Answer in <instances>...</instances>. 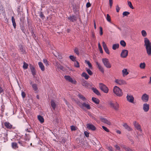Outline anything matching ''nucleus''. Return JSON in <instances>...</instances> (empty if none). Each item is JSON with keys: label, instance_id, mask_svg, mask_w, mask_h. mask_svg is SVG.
Wrapping results in <instances>:
<instances>
[{"label": "nucleus", "instance_id": "nucleus-59", "mask_svg": "<svg viewBox=\"0 0 151 151\" xmlns=\"http://www.w3.org/2000/svg\"><path fill=\"white\" fill-rule=\"evenodd\" d=\"M21 95L23 98H24L25 97L26 95L25 93L24 92L22 91L21 93Z\"/></svg>", "mask_w": 151, "mask_h": 151}, {"label": "nucleus", "instance_id": "nucleus-57", "mask_svg": "<svg viewBox=\"0 0 151 151\" xmlns=\"http://www.w3.org/2000/svg\"><path fill=\"white\" fill-rule=\"evenodd\" d=\"M102 128L106 132H109V130L108 129L107 127H105L104 126H102Z\"/></svg>", "mask_w": 151, "mask_h": 151}, {"label": "nucleus", "instance_id": "nucleus-24", "mask_svg": "<svg viewBox=\"0 0 151 151\" xmlns=\"http://www.w3.org/2000/svg\"><path fill=\"white\" fill-rule=\"evenodd\" d=\"M38 65L41 70L44 71L45 70V67L43 63L41 62L38 63Z\"/></svg>", "mask_w": 151, "mask_h": 151}, {"label": "nucleus", "instance_id": "nucleus-33", "mask_svg": "<svg viewBox=\"0 0 151 151\" xmlns=\"http://www.w3.org/2000/svg\"><path fill=\"white\" fill-rule=\"evenodd\" d=\"M78 96L81 99L83 100V101H85L86 100V99L85 98L83 95L81 94H79L78 95Z\"/></svg>", "mask_w": 151, "mask_h": 151}, {"label": "nucleus", "instance_id": "nucleus-38", "mask_svg": "<svg viewBox=\"0 0 151 151\" xmlns=\"http://www.w3.org/2000/svg\"><path fill=\"white\" fill-rule=\"evenodd\" d=\"M145 63H141L139 65V67L141 69H144L145 67Z\"/></svg>", "mask_w": 151, "mask_h": 151}, {"label": "nucleus", "instance_id": "nucleus-12", "mask_svg": "<svg viewBox=\"0 0 151 151\" xmlns=\"http://www.w3.org/2000/svg\"><path fill=\"white\" fill-rule=\"evenodd\" d=\"M64 78L66 80L71 82V83H73L74 84H76V81H74L72 78L69 76H64Z\"/></svg>", "mask_w": 151, "mask_h": 151}, {"label": "nucleus", "instance_id": "nucleus-32", "mask_svg": "<svg viewBox=\"0 0 151 151\" xmlns=\"http://www.w3.org/2000/svg\"><path fill=\"white\" fill-rule=\"evenodd\" d=\"M37 117L38 119L41 123L44 122V119L42 116L39 115Z\"/></svg>", "mask_w": 151, "mask_h": 151}, {"label": "nucleus", "instance_id": "nucleus-63", "mask_svg": "<svg viewBox=\"0 0 151 151\" xmlns=\"http://www.w3.org/2000/svg\"><path fill=\"white\" fill-rule=\"evenodd\" d=\"M120 8L119 6L118 5H117L116 6V12H119V11L120 10Z\"/></svg>", "mask_w": 151, "mask_h": 151}, {"label": "nucleus", "instance_id": "nucleus-9", "mask_svg": "<svg viewBox=\"0 0 151 151\" xmlns=\"http://www.w3.org/2000/svg\"><path fill=\"white\" fill-rule=\"evenodd\" d=\"M115 82L119 85L126 84V81L123 80L116 79L115 81Z\"/></svg>", "mask_w": 151, "mask_h": 151}, {"label": "nucleus", "instance_id": "nucleus-61", "mask_svg": "<svg viewBox=\"0 0 151 151\" xmlns=\"http://www.w3.org/2000/svg\"><path fill=\"white\" fill-rule=\"evenodd\" d=\"M4 90L2 88V87H1V86H0V94H1L2 93L3 94H4Z\"/></svg>", "mask_w": 151, "mask_h": 151}, {"label": "nucleus", "instance_id": "nucleus-34", "mask_svg": "<svg viewBox=\"0 0 151 151\" xmlns=\"http://www.w3.org/2000/svg\"><path fill=\"white\" fill-rule=\"evenodd\" d=\"M122 72L123 76H126L129 74V73L127 72V69H124L122 70Z\"/></svg>", "mask_w": 151, "mask_h": 151}, {"label": "nucleus", "instance_id": "nucleus-14", "mask_svg": "<svg viewBox=\"0 0 151 151\" xmlns=\"http://www.w3.org/2000/svg\"><path fill=\"white\" fill-rule=\"evenodd\" d=\"M68 19L70 21L73 22H75L77 20V17L76 16L73 15H72V16L68 17Z\"/></svg>", "mask_w": 151, "mask_h": 151}, {"label": "nucleus", "instance_id": "nucleus-1", "mask_svg": "<svg viewBox=\"0 0 151 151\" xmlns=\"http://www.w3.org/2000/svg\"><path fill=\"white\" fill-rule=\"evenodd\" d=\"M144 46L145 47L146 52L149 56L151 55V42L147 38H144Z\"/></svg>", "mask_w": 151, "mask_h": 151}, {"label": "nucleus", "instance_id": "nucleus-2", "mask_svg": "<svg viewBox=\"0 0 151 151\" xmlns=\"http://www.w3.org/2000/svg\"><path fill=\"white\" fill-rule=\"evenodd\" d=\"M114 93L118 96H121L123 95L122 90L116 86H115L113 89Z\"/></svg>", "mask_w": 151, "mask_h": 151}, {"label": "nucleus", "instance_id": "nucleus-13", "mask_svg": "<svg viewBox=\"0 0 151 151\" xmlns=\"http://www.w3.org/2000/svg\"><path fill=\"white\" fill-rule=\"evenodd\" d=\"M100 119L102 122H103L109 125H110L111 124V123L109 121L107 120L105 118H103L101 116L100 117Z\"/></svg>", "mask_w": 151, "mask_h": 151}, {"label": "nucleus", "instance_id": "nucleus-17", "mask_svg": "<svg viewBox=\"0 0 151 151\" xmlns=\"http://www.w3.org/2000/svg\"><path fill=\"white\" fill-rule=\"evenodd\" d=\"M133 124L134 127L137 130L142 131L141 126L136 121H135L133 122Z\"/></svg>", "mask_w": 151, "mask_h": 151}, {"label": "nucleus", "instance_id": "nucleus-8", "mask_svg": "<svg viewBox=\"0 0 151 151\" xmlns=\"http://www.w3.org/2000/svg\"><path fill=\"white\" fill-rule=\"evenodd\" d=\"M149 97L148 95L146 93L144 94L141 97V99L142 101L145 102H147L149 100Z\"/></svg>", "mask_w": 151, "mask_h": 151}, {"label": "nucleus", "instance_id": "nucleus-56", "mask_svg": "<svg viewBox=\"0 0 151 151\" xmlns=\"http://www.w3.org/2000/svg\"><path fill=\"white\" fill-rule=\"evenodd\" d=\"M57 68H59L62 70H63L64 68V67L63 66L60 65H58Z\"/></svg>", "mask_w": 151, "mask_h": 151}, {"label": "nucleus", "instance_id": "nucleus-3", "mask_svg": "<svg viewBox=\"0 0 151 151\" xmlns=\"http://www.w3.org/2000/svg\"><path fill=\"white\" fill-rule=\"evenodd\" d=\"M109 104L111 108L116 111L118 110L119 106V104L117 102L113 103L112 101H110L109 102Z\"/></svg>", "mask_w": 151, "mask_h": 151}, {"label": "nucleus", "instance_id": "nucleus-44", "mask_svg": "<svg viewBox=\"0 0 151 151\" xmlns=\"http://www.w3.org/2000/svg\"><path fill=\"white\" fill-rule=\"evenodd\" d=\"M129 7L132 9H134V7L133 6L132 4L130 1H127Z\"/></svg>", "mask_w": 151, "mask_h": 151}, {"label": "nucleus", "instance_id": "nucleus-16", "mask_svg": "<svg viewBox=\"0 0 151 151\" xmlns=\"http://www.w3.org/2000/svg\"><path fill=\"white\" fill-rule=\"evenodd\" d=\"M81 105L82 106H81V107L82 109H84V107L88 109H89L91 108L90 105L85 102L82 103Z\"/></svg>", "mask_w": 151, "mask_h": 151}, {"label": "nucleus", "instance_id": "nucleus-37", "mask_svg": "<svg viewBox=\"0 0 151 151\" xmlns=\"http://www.w3.org/2000/svg\"><path fill=\"white\" fill-rule=\"evenodd\" d=\"M69 58L73 62H75L76 61V57H75L73 55H70L69 56Z\"/></svg>", "mask_w": 151, "mask_h": 151}, {"label": "nucleus", "instance_id": "nucleus-31", "mask_svg": "<svg viewBox=\"0 0 151 151\" xmlns=\"http://www.w3.org/2000/svg\"><path fill=\"white\" fill-rule=\"evenodd\" d=\"M50 103L51 106L52 107V109L54 110H55L56 107V104L54 102L53 100H52L51 101Z\"/></svg>", "mask_w": 151, "mask_h": 151}, {"label": "nucleus", "instance_id": "nucleus-4", "mask_svg": "<svg viewBox=\"0 0 151 151\" xmlns=\"http://www.w3.org/2000/svg\"><path fill=\"white\" fill-rule=\"evenodd\" d=\"M99 87L101 90L104 92L106 93H108L109 89L105 85L102 83H100L99 84Z\"/></svg>", "mask_w": 151, "mask_h": 151}, {"label": "nucleus", "instance_id": "nucleus-40", "mask_svg": "<svg viewBox=\"0 0 151 151\" xmlns=\"http://www.w3.org/2000/svg\"><path fill=\"white\" fill-rule=\"evenodd\" d=\"M85 63L88 65V67L90 68L91 69L92 68V65L89 61L86 60H85Z\"/></svg>", "mask_w": 151, "mask_h": 151}, {"label": "nucleus", "instance_id": "nucleus-36", "mask_svg": "<svg viewBox=\"0 0 151 151\" xmlns=\"http://www.w3.org/2000/svg\"><path fill=\"white\" fill-rule=\"evenodd\" d=\"M86 70L89 75L91 76L93 75V72L90 69H89L87 68H86Z\"/></svg>", "mask_w": 151, "mask_h": 151}, {"label": "nucleus", "instance_id": "nucleus-30", "mask_svg": "<svg viewBox=\"0 0 151 151\" xmlns=\"http://www.w3.org/2000/svg\"><path fill=\"white\" fill-rule=\"evenodd\" d=\"M12 23L13 24V25L14 29H16V24L15 21V19L14 18V17H12Z\"/></svg>", "mask_w": 151, "mask_h": 151}, {"label": "nucleus", "instance_id": "nucleus-42", "mask_svg": "<svg viewBox=\"0 0 151 151\" xmlns=\"http://www.w3.org/2000/svg\"><path fill=\"white\" fill-rule=\"evenodd\" d=\"M74 52L77 55H78L79 54V52L78 49L77 47H76L74 50Z\"/></svg>", "mask_w": 151, "mask_h": 151}, {"label": "nucleus", "instance_id": "nucleus-10", "mask_svg": "<svg viewBox=\"0 0 151 151\" xmlns=\"http://www.w3.org/2000/svg\"><path fill=\"white\" fill-rule=\"evenodd\" d=\"M128 54V51L126 50H122L121 55V57L123 58H126Z\"/></svg>", "mask_w": 151, "mask_h": 151}, {"label": "nucleus", "instance_id": "nucleus-54", "mask_svg": "<svg viewBox=\"0 0 151 151\" xmlns=\"http://www.w3.org/2000/svg\"><path fill=\"white\" fill-rule=\"evenodd\" d=\"M129 12H124L123 13V15L124 16H127V15L129 14Z\"/></svg>", "mask_w": 151, "mask_h": 151}, {"label": "nucleus", "instance_id": "nucleus-50", "mask_svg": "<svg viewBox=\"0 0 151 151\" xmlns=\"http://www.w3.org/2000/svg\"><path fill=\"white\" fill-rule=\"evenodd\" d=\"M30 137L29 135H27L26 134V136L24 138V139L26 141H29L30 139Z\"/></svg>", "mask_w": 151, "mask_h": 151}, {"label": "nucleus", "instance_id": "nucleus-35", "mask_svg": "<svg viewBox=\"0 0 151 151\" xmlns=\"http://www.w3.org/2000/svg\"><path fill=\"white\" fill-rule=\"evenodd\" d=\"M119 44H114L112 46V49L114 50H116L119 47Z\"/></svg>", "mask_w": 151, "mask_h": 151}, {"label": "nucleus", "instance_id": "nucleus-22", "mask_svg": "<svg viewBox=\"0 0 151 151\" xmlns=\"http://www.w3.org/2000/svg\"><path fill=\"white\" fill-rule=\"evenodd\" d=\"M123 127L129 131L132 130V129L126 123H124L123 124Z\"/></svg>", "mask_w": 151, "mask_h": 151}, {"label": "nucleus", "instance_id": "nucleus-18", "mask_svg": "<svg viewBox=\"0 0 151 151\" xmlns=\"http://www.w3.org/2000/svg\"><path fill=\"white\" fill-rule=\"evenodd\" d=\"M143 109L145 112L148 111L149 109V105L147 103L144 104L143 105Z\"/></svg>", "mask_w": 151, "mask_h": 151}, {"label": "nucleus", "instance_id": "nucleus-23", "mask_svg": "<svg viewBox=\"0 0 151 151\" xmlns=\"http://www.w3.org/2000/svg\"><path fill=\"white\" fill-rule=\"evenodd\" d=\"M5 127L8 129H11L12 128V125L9 122H6L4 123Z\"/></svg>", "mask_w": 151, "mask_h": 151}, {"label": "nucleus", "instance_id": "nucleus-55", "mask_svg": "<svg viewBox=\"0 0 151 151\" xmlns=\"http://www.w3.org/2000/svg\"><path fill=\"white\" fill-rule=\"evenodd\" d=\"M40 17L42 19H43L45 18V17L42 12H40Z\"/></svg>", "mask_w": 151, "mask_h": 151}, {"label": "nucleus", "instance_id": "nucleus-7", "mask_svg": "<svg viewBox=\"0 0 151 151\" xmlns=\"http://www.w3.org/2000/svg\"><path fill=\"white\" fill-rule=\"evenodd\" d=\"M127 101L129 102L132 103H134V98L132 95H129L127 94L126 97Z\"/></svg>", "mask_w": 151, "mask_h": 151}, {"label": "nucleus", "instance_id": "nucleus-58", "mask_svg": "<svg viewBox=\"0 0 151 151\" xmlns=\"http://www.w3.org/2000/svg\"><path fill=\"white\" fill-rule=\"evenodd\" d=\"M115 147L116 149L117 150H118L119 151L120 150V147L117 145H115Z\"/></svg>", "mask_w": 151, "mask_h": 151}, {"label": "nucleus", "instance_id": "nucleus-53", "mask_svg": "<svg viewBox=\"0 0 151 151\" xmlns=\"http://www.w3.org/2000/svg\"><path fill=\"white\" fill-rule=\"evenodd\" d=\"M70 128L72 131H76V127L73 125L71 126Z\"/></svg>", "mask_w": 151, "mask_h": 151}, {"label": "nucleus", "instance_id": "nucleus-28", "mask_svg": "<svg viewBox=\"0 0 151 151\" xmlns=\"http://www.w3.org/2000/svg\"><path fill=\"white\" fill-rule=\"evenodd\" d=\"M92 101L96 104H99V100L95 97H92Z\"/></svg>", "mask_w": 151, "mask_h": 151}, {"label": "nucleus", "instance_id": "nucleus-47", "mask_svg": "<svg viewBox=\"0 0 151 151\" xmlns=\"http://www.w3.org/2000/svg\"><path fill=\"white\" fill-rule=\"evenodd\" d=\"M20 28L23 32L25 33V28L24 25H22L20 26Z\"/></svg>", "mask_w": 151, "mask_h": 151}, {"label": "nucleus", "instance_id": "nucleus-48", "mask_svg": "<svg viewBox=\"0 0 151 151\" xmlns=\"http://www.w3.org/2000/svg\"><path fill=\"white\" fill-rule=\"evenodd\" d=\"M98 46L100 50V53H103V51L101 47V45L99 43H98Z\"/></svg>", "mask_w": 151, "mask_h": 151}, {"label": "nucleus", "instance_id": "nucleus-49", "mask_svg": "<svg viewBox=\"0 0 151 151\" xmlns=\"http://www.w3.org/2000/svg\"><path fill=\"white\" fill-rule=\"evenodd\" d=\"M106 19L109 22H111V19L110 16L108 14H107L106 15Z\"/></svg>", "mask_w": 151, "mask_h": 151}, {"label": "nucleus", "instance_id": "nucleus-43", "mask_svg": "<svg viewBox=\"0 0 151 151\" xmlns=\"http://www.w3.org/2000/svg\"><path fill=\"white\" fill-rule=\"evenodd\" d=\"M28 65L25 62H24L23 67L24 69H27L28 68Z\"/></svg>", "mask_w": 151, "mask_h": 151}, {"label": "nucleus", "instance_id": "nucleus-62", "mask_svg": "<svg viewBox=\"0 0 151 151\" xmlns=\"http://www.w3.org/2000/svg\"><path fill=\"white\" fill-rule=\"evenodd\" d=\"M108 149L109 151H114L112 147L111 146H109Z\"/></svg>", "mask_w": 151, "mask_h": 151}, {"label": "nucleus", "instance_id": "nucleus-60", "mask_svg": "<svg viewBox=\"0 0 151 151\" xmlns=\"http://www.w3.org/2000/svg\"><path fill=\"white\" fill-rule=\"evenodd\" d=\"M84 134L85 136L87 137H89V133L87 131H85L84 132Z\"/></svg>", "mask_w": 151, "mask_h": 151}, {"label": "nucleus", "instance_id": "nucleus-29", "mask_svg": "<svg viewBox=\"0 0 151 151\" xmlns=\"http://www.w3.org/2000/svg\"><path fill=\"white\" fill-rule=\"evenodd\" d=\"M88 82L86 81L83 79L81 80V83L83 86L86 87V86Z\"/></svg>", "mask_w": 151, "mask_h": 151}, {"label": "nucleus", "instance_id": "nucleus-45", "mask_svg": "<svg viewBox=\"0 0 151 151\" xmlns=\"http://www.w3.org/2000/svg\"><path fill=\"white\" fill-rule=\"evenodd\" d=\"M17 145L16 142H13L12 143V146L13 148H15L16 147H18L17 146Z\"/></svg>", "mask_w": 151, "mask_h": 151}, {"label": "nucleus", "instance_id": "nucleus-46", "mask_svg": "<svg viewBox=\"0 0 151 151\" xmlns=\"http://www.w3.org/2000/svg\"><path fill=\"white\" fill-rule=\"evenodd\" d=\"M141 33L142 34V35L144 37H145L147 35V34L146 32L144 30H142L141 32Z\"/></svg>", "mask_w": 151, "mask_h": 151}, {"label": "nucleus", "instance_id": "nucleus-52", "mask_svg": "<svg viewBox=\"0 0 151 151\" xmlns=\"http://www.w3.org/2000/svg\"><path fill=\"white\" fill-rule=\"evenodd\" d=\"M93 86V85L92 83H87V85L86 86V87L88 88H90L91 87Z\"/></svg>", "mask_w": 151, "mask_h": 151}, {"label": "nucleus", "instance_id": "nucleus-15", "mask_svg": "<svg viewBox=\"0 0 151 151\" xmlns=\"http://www.w3.org/2000/svg\"><path fill=\"white\" fill-rule=\"evenodd\" d=\"M88 129H91L93 131H94L96 129L95 126L92 124H88L86 125Z\"/></svg>", "mask_w": 151, "mask_h": 151}, {"label": "nucleus", "instance_id": "nucleus-39", "mask_svg": "<svg viewBox=\"0 0 151 151\" xmlns=\"http://www.w3.org/2000/svg\"><path fill=\"white\" fill-rule=\"evenodd\" d=\"M74 62V65L75 67L76 68H79L80 67V65L78 62L76 60Z\"/></svg>", "mask_w": 151, "mask_h": 151}, {"label": "nucleus", "instance_id": "nucleus-27", "mask_svg": "<svg viewBox=\"0 0 151 151\" xmlns=\"http://www.w3.org/2000/svg\"><path fill=\"white\" fill-rule=\"evenodd\" d=\"M81 76L83 77H84L86 79H88L89 78V76L85 72H83L81 75Z\"/></svg>", "mask_w": 151, "mask_h": 151}, {"label": "nucleus", "instance_id": "nucleus-51", "mask_svg": "<svg viewBox=\"0 0 151 151\" xmlns=\"http://www.w3.org/2000/svg\"><path fill=\"white\" fill-rule=\"evenodd\" d=\"M43 62L45 65L46 66H47L49 65L48 61L46 59H45L43 60Z\"/></svg>", "mask_w": 151, "mask_h": 151}, {"label": "nucleus", "instance_id": "nucleus-64", "mask_svg": "<svg viewBox=\"0 0 151 151\" xmlns=\"http://www.w3.org/2000/svg\"><path fill=\"white\" fill-rule=\"evenodd\" d=\"M100 35H101L103 34V29L102 27H100Z\"/></svg>", "mask_w": 151, "mask_h": 151}, {"label": "nucleus", "instance_id": "nucleus-6", "mask_svg": "<svg viewBox=\"0 0 151 151\" xmlns=\"http://www.w3.org/2000/svg\"><path fill=\"white\" fill-rule=\"evenodd\" d=\"M0 139L2 141L4 142H6L8 140L7 136L4 134H0Z\"/></svg>", "mask_w": 151, "mask_h": 151}, {"label": "nucleus", "instance_id": "nucleus-5", "mask_svg": "<svg viewBox=\"0 0 151 151\" xmlns=\"http://www.w3.org/2000/svg\"><path fill=\"white\" fill-rule=\"evenodd\" d=\"M102 62L104 65L107 68H110L111 67V65L109 63L108 59L106 58L102 59Z\"/></svg>", "mask_w": 151, "mask_h": 151}, {"label": "nucleus", "instance_id": "nucleus-26", "mask_svg": "<svg viewBox=\"0 0 151 151\" xmlns=\"http://www.w3.org/2000/svg\"><path fill=\"white\" fill-rule=\"evenodd\" d=\"M32 87L35 91H36L35 92L37 93L38 90V87L37 84H33L32 85Z\"/></svg>", "mask_w": 151, "mask_h": 151}, {"label": "nucleus", "instance_id": "nucleus-11", "mask_svg": "<svg viewBox=\"0 0 151 151\" xmlns=\"http://www.w3.org/2000/svg\"><path fill=\"white\" fill-rule=\"evenodd\" d=\"M29 67L32 75L35 76L36 74V70L35 67L31 64H29Z\"/></svg>", "mask_w": 151, "mask_h": 151}, {"label": "nucleus", "instance_id": "nucleus-25", "mask_svg": "<svg viewBox=\"0 0 151 151\" xmlns=\"http://www.w3.org/2000/svg\"><path fill=\"white\" fill-rule=\"evenodd\" d=\"M92 89L94 93L97 95L98 96L100 95V93L96 88H94L93 87H92Z\"/></svg>", "mask_w": 151, "mask_h": 151}, {"label": "nucleus", "instance_id": "nucleus-19", "mask_svg": "<svg viewBox=\"0 0 151 151\" xmlns=\"http://www.w3.org/2000/svg\"><path fill=\"white\" fill-rule=\"evenodd\" d=\"M103 43V46L104 50L105 52L108 54H109L110 52H109V50L108 48L106 45L105 44V43L104 42H102Z\"/></svg>", "mask_w": 151, "mask_h": 151}, {"label": "nucleus", "instance_id": "nucleus-41", "mask_svg": "<svg viewBox=\"0 0 151 151\" xmlns=\"http://www.w3.org/2000/svg\"><path fill=\"white\" fill-rule=\"evenodd\" d=\"M120 45L123 47H125L126 46V43L123 40H122L120 42Z\"/></svg>", "mask_w": 151, "mask_h": 151}, {"label": "nucleus", "instance_id": "nucleus-21", "mask_svg": "<svg viewBox=\"0 0 151 151\" xmlns=\"http://www.w3.org/2000/svg\"><path fill=\"white\" fill-rule=\"evenodd\" d=\"M19 51L22 54L26 53V51L23 46L22 45H20L19 46Z\"/></svg>", "mask_w": 151, "mask_h": 151}, {"label": "nucleus", "instance_id": "nucleus-20", "mask_svg": "<svg viewBox=\"0 0 151 151\" xmlns=\"http://www.w3.org/2000/svg\"><path fill=\"white\" fill-rule=\"evenodd\" d=\"M96 65H97V67L100 71H101L102 73H104V70L103 67L101 65V64L98 62H96Z\"/></svg>", "mask_w": 151, "mask_h": 151}]
</instances>
